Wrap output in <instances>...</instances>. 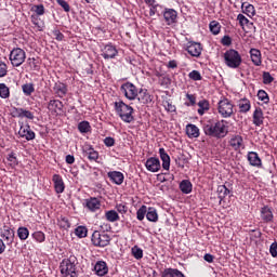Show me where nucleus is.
Returning <instances> with one entry per match:
<instances>
[{"instance_id":"obj_44","label":"nucleus","mask_w":277,"mask_h":277,"mask_svg":"<svg viewBox=\"0 0 277 277\" xmlns=\"http://www.w3.org/2000/svg\"><path fill=\"white\" fill-rule=\"evenodd\" d=\"M0 97L10 98V88L5 83H0Z\"/></svg>"},{"instance_id":"obj_34","label":"nucleus","mask_w":277,"mask_h":277,"mask_svg":"<svg viewBox=\"0 0 277 277\" xmlns=\"http://www.w3.org/2000/svg\"><path fill=\"white\" fill-rule=\"evenodd\" d=\"M198 114H199V116H205V113L206 111H209V109H210V104H209V101H207V100H201V101H199L198 102Z\"/></svg>"},{"instance_id":"obj_26","label":"nucleus","mask_w":277,"mask_h":277,"mask_svg":"<svg viewBox=\"0 0 277 277\" xmlns=\"http://www.w3.org/2000/svg\"><path fill=\"white\" fill-rule=\"evenodd\" d=\"M186 134L190 138L200 137V129L196 127V124H187L186 126Z\"/></svg>"},{"instance_id":"obj_16","label":"nucleus","mask_w":277,"mask_h":277,"mask_svg":"<svg viewBox=\"0 0 277 277\" xmlns=\"http://www.w3.org/2000/svg\"><path fill=\"white\" fill-rule=\"evenodd\" d=\"M107 176L115 185H122L124 183V174L120 171H109Z\"/></svg>"},{"instance_id":"obj_42","label":"nucleus","mask_w":277,"mask_h":277,"mask_svg":"<svg viewBox=\"0 0 277 277\" xmlns=\"http://www.w3.org/2000/svg\"><path fill=\"white\" fill-rule=\"evenodd\" d=\"M22 90L25 94V96H31V94H34V92H36V89L34 88L32 83H26L22 87Z\"/></svg>"},{"instance_id":"obj_61","label":"nucleus","mask_w":277,"mask_h":277,"mask_svg":"<svg viewBox=\"0 0 277 277\" xmlns=\"http://www.w3.org/2000/svg\"><path fill=\"white\" fill-rule=\"evenodd\" d=\"M118 213L124 214L129 211V208L126 205L119 203L116 206Z\"/></svg>"},{"instance_id":"obj_27","label":"nucleus","mask_w":277,"mask_h":277,"mask_svg":"<svg viewBox=\"0 0 277 277\" xmlns=\"http://www.w3.org/2000/svg\"><path fill=\"white\" fill-rule=\"evenodd\" d=\"M160 159L162 161L163 170H170V155L166 153L164 148L159 149Z\"/></svg>"},{"instance_id":"obj_53","label":"nucleus","mask_w":277,"mask_h":277,"mask_svg":"<svg viewBox=\"0 0 277 277\" xmlns=\"http://www.w3.org/2000/svg\"><path fill=\"white\" fill-rule=\"evenodd\" d=\"M23 110L24 108H13L12 109V116L13 118H23Z\"/></svg>"},{"instance_id":"obj_14","label":"nucleus","mask_w":277,"mask_h":277,"mask_svg":"<svg viewBox=\"0 0 277 277\" xmlns=\"http://www.w3.org/2000/svg\"><path fill=\"white\" fill-rule=\"evenodd\" d=\"M52 183H54V189L56 194H64V190L66 189V185L64 184V179H62V175L54 174L52 176Z\"/></svg>"},{"instance_id":"obj_29","label":"nucleus","mask_w":277,"mask_h":277,"mask_svg":"<svg viewBox=\"0 0 277 277\" xmlns=\"http://www.w3.org/2000/svg\"><path fill=\"white\" fill-rule=\"evenodd\" d=\"M261 219L263 222H272V220H274V213H272V209L268 207H263L261 209Z\"/></svg>"},{"instance_id":"obj_39","label":"nucleus","mask_w":277,"mask_h":277,"mask_svg":"<svg viewBox=\"0 0 277 277\" xmlns=\"http://www.w3.org/2000/svg\"><path fill=\"white\" fill-rule=\"evenodd\" d=\"M217 194L220 200H223L224 198H226V196H228V194H230V190L226 187V185H220L217 187Z\"/></svg>"},{"instance_id":"obj_64","label":"nucleus","mask_w":277,"mask_h":277,"mask_svg":"<svg viewBox=\"0 0 277 277\" xmlns=\"http://www.w3.org/2000/svg\"><path fill=\"white\" fill-rule=\"evenodd\" d=\"M215 258L212 255V254H210V253H206L205 255H203V260L205 261H207V263H213V260H214Z\"/></svg>"},{"instance_id":"obj_60","label":"nucleus","mask_w":277,"mask_h":277,"mask_svg":"<svg viewBox=\"0 0 277 277\" xmlns=\"http://www.w3.org/2000/svg\"><path fill=\"white\" fill-rule=\"evenodd\" d=\"M104 144L108 148H111V146H114L116 144V140H114V137H111V136H108V137L104 138Z\"/></svg>"},{"instance_id":"obj_25","label":"nucleus","mask_w":277,"mask_h":277,"mask_svg":"<svg viewBox=\"0 0 277 277\" xmlns=\"http://www.w3.org/2000/svg\"><path fill=\"white\" fill-rule=\"evenodd\" d=\"M138 103H142L143 105H147V103H150L153 101V97H150V94L148 91L141 89L136 96Z\"/></svg>"},{"instance_id":"obj_46","label":"nucleus","mask_w":277,"mask_h":277,"mask_svg":"<svg viewBox=\"0 0 277 277\" xmlns=\"http://www.w3.org/2000/svg\"><path fill=\"white\" fill-rule=\"evenodd\" d=\"M91 127H90V122L88 121H81L78 124V130L80 131V133H89Z\"/></svg>"},{"instance_id":"obj_41","label":"nucleus","mask_w":277,"mask_h":277,"mask_svg":"<svg viewBox=\"0 0 277 277\" xmlns=\"http://www.w3.org/2000/svg\"><path fill=\"white\" fill-rule=\"evenodd\" d=\"M148 208L146 206H142L137 211H136V219L138 222H142L147 214Z\"/></svg>"},{"instance_id":"obj_33","label":"nucleus","mask_w":277,"mask_h":277,"mask_svg":"<svg viewBox=\"0 0 277 277\" xmlns=\"http://www.w3.org/2000/svg\"><path fill=\"white\" fill-rule=\"evenodd\" d=\"M146 219L148 222H159V214L157 213V209L153 207L147 208Z\"/></svg>"},{"instance_id":"obj_10","label":"nucleus","mask_w":277,"mask_h":277,"mask_svg":"<svg viewBox=\"0 0 277 277\" xmlns=\"http://www.w3.org/2000/svg\"><path fill=\"white\" fill-rule=\"evenodd\" d=\"M83 207L91 213H96V211H101V200L96 197H90L84 200Z\"/></svg>"},{"instance_id":"obj_54","label":"nucleus","mask_w":277,"mask_h":277,"mask_svg":"<svg viewBox=\"0 0 277 277\" xmlns=\"http://www.w3.org/2000/svg\"><path fill=\"white\" fill-rule=\"evenodd\" d=\"M237 21H239V24L241 25V27H243V25H248V23H250V19H248V17H246L243 14H238Z\"/></svg>"},{"instance_id":"obj_11","label":"nucleus","mask_w":277,"mask_h":277,"mask_svg":"<svg viewBox=\"0 0 277 277\" xmlns=\"http://www.w3.org/2000/svg\"><path fill=\"white\" fill-rule=\"evenodd\" d=\"M118 55V49L114 47V44L108 43L102 49V57L104 60H114Z\"/></svg>"},{"instance_id":"obj_32","label":"nucleus","mask_w":277,"mask_h":277,"mask_svg":"<svg viewBox=\"0 0 277 277\" xmlns=\"http://www.w3.org/2000/svg\"><path fill=\"white\" fill-rule=\"evenodd\" d=\"M243 14H247V16H250V18H252V16H254L256 14V10L254 9V5L248 3V2H243L241 4Z\"/></svg>"},{"instance_id":"obj_20","label":"nucleus","mask_w":277,"mask_h":277,"mask_svg":"<svg viewBox=\"0 0 277 277\" xmlns=\"http://www.w3.org/2000/svg\"><path fill=\"white\" fill-rule=\"evenodd\" d=\"M84 157H88L90 161H96L98 159V151H96L92 146L85 145L82 148Z\"/></svg>"},{"instance_id":"obj_13","label":"nucleus","mask_w":277,"mask_h":277,"mask_svg":"<svg viewBox=\"0 0 277 277\" xmlns=\"http://www.w3.org/2000/svg\"><path fill=\"white\" fill-rule=\"evenodd\" d=\"M145 167L148 172H159L161 170V161H159V158L150 157L146 160Z\"/></svg>"},{"instance_id":"obj_5","label":"nucleus","mask_w":277,"mask_h":277,"mask_svg":"<svg viewBox=\"0 0 277 277\" xmlns=\"http://www.w3.org/2000/svg\"><path fill=\"white\" fill-rule=\"evenodd\" d=\"M9 60L12 66L18 68V66H23L25 60H27V53L21 48H14L10 53Z\"/></svg>"},{"instance_id":"obj_17","label":"nucleus","mask_w":277,"mask_h":277,"mask_svg":"<svg viewBox=\"0 0 277 277\" xmlns=\"http://www.w3.org/2000/svg\"><path fill=\"white\" fill-rule=\"evenodd\" d=\"M1 237L5 240L8 246L14 243V230H12L10 226H3V228L1 229Z\"/></svg>"},{"instance_id":"obj_45","label":"nucleus","mask_w":277,"mask_h":277,"mask_svg":"<svg viewBox=\"0 0 277 277\" xmlns=\"http://www.w3.org/2000/svg\"><path fill=\"white\" fill-rule=\"evenodd\" d=\"M258 98H259V101H262L266 105H267V103H269V95L267 94V92H265V90H259Z\"/></svg>"},{"instance_id":"obj_6","label":"nucleus","mask_w":277,"mask_h":277,"mask_svg":"<svg viewBox=\"0 0 277 277\" xmlns=\"http://www.w3.org/2000/svg\"><path fill=\"white\" fill-rule=\"evenodd\" d=\"M234 107L235 105H233V102L226 97L220 100L217 104L219 114L222 116V118H230V116L234 114Z\"/></svg>"},{"instance_id":"obj_2","label":"nucleus","mask_w":277,"mask_h":277,"mask_svg":"<svg viewBox=\"0 0 277 277\" xmlns=\"http://www.w3.org/2000/svg\"><path fill=\"white\" fill-rule=\"evenodd\" d=\"M77 258L70 255L68 259H64L60 264L62 277H78L77 275Z\"/></svg>"},{"instance_id":"obj_28","label":"nucleus","mask_w":277,"mask_h":277,"mask_svg":"<svg viewBox=\"0 0 277 277\" xmlns=\"http://www.w3.org/2000/svg\"><path fill=\"white\" fill-rule=\"evenodd\" d=\"M250 56L254 66H261V64H263V61H261V51L259 49H251Z\"/></svg>"},{"instance_id":"obj_55","label":"nucleus","mask_w":277,"mask_h":277,"mask_svg":"<svg viewBox=\"0 0 277 277\" xmlns=\"http://www.w3.org/2000/svg\"><path fill=\"white\" fill-rule=\"evenodd\" d=\"M22 118H27V120H34L35 116L34 113L24 108V110L22 111Z\"/></svg>"},{"instance_id":"obj_49","label":"nucleus","mask_w":277,"mask_h":277,"mask_svg":"<svg viewBox=\"0 0 277 277\" xmlns=\"http://www.w3.org/2000/svg\"><path fill=\"white\" fill-rule=\"evenodd\" d=\"M186 98H188V102L184 104L186 107H194L196 105V95L187 93Z\"/></svg>"},{"instance_id":"obj_12","label":"nucleus","mask_w":277,"mask_h":277,"mask_svg":"<svg viewBox=\"0 0 277 277\" xmlns=\"http://www.w3.org/2000/svg\"><path fill=\"white\" fill-rule=\"evenodd\" d=\"M186 51L193 57H200L202 54V47L198 42L190 41L186 44Z\"/></svg>"},{"instance_id":"obj_22","label":"nucleus","mask_w":277,"mask_h":277,"mask_svg":"<svg viewBox=\"0 0 277 277\" xmlns=\"http://www.w3.org/2000/svg\"><path fill=\"white\" fill-rule=\"evenodd\" d=\"M94 272L97 276H105L109 272L107 263L105 261L96 262L94 265Z\"/></svg>"},{"instance_id":"obj_4","label":"nucleus","mask_w":277,"mask_h":277,"mask_svg":"<svg viewBox=\"0 0 277 277\" xmlns=\"http://www.w3.org/2000/svg\"><path fill=\"white\" fill-rule=\"evenodd\" d=\"M223 57L225 66L233 69L239 68V66H241V62H243L241 54H239L235 49L227 50Z\"/></svg>"},{"instance_id":"obj_63","label":"nucleus","mask_w":277,"mask_h":277,"mask_svg":"<svg viewBox=\"0 0 277 277\" xmlns=\"http://www.w3.org/2000/svg\"><path fill=\"white\" fill-rule=\"evenodd\" d=\"M167 68H171V69L179 68V62L174 60L169 61V63L167 64Z\"/></svg>"},{"instance_id":"obj_43","label":"nucleus","mask_w":277,"mask_h":277,"mask_svg":"<svg viewBox=\"0 0 277 277\" xmlns=\"http://www.w3.org/2000/svg\"><path fill=\"white\" fill-rule=\"evenodd\" d=\"M75 234L79 239H83L84 237H88V228L85 226H78Z\"/></svg>"},{"instance_id":"obj_7","label":"nucleus","mask_w":277,"mask_h":277,"mask_svg":"<svg viewBox=\"0 0 277 277\" xmlns=\"http://www.w3.org/2000/svg\"><path fill=\"white\" fill-rule=\"evenodd\" d=\"M91 241L93 246H96L97 248H105L109 246V242L111 241V237L105 233H101L98 230H95L92 234Z\"/></svg>"},{"instance_id":"obj_59","label":"nucleus","mask_w":277,"mask_h":277,"mask_svg":"<svg viewBox=\"0 0 277 277\" xmlns=\"http://www.w3.org/2000/svg\"><path fill=\"white\" fill-rule=\"evenodd\" d=\"M27 62H28V65L30 66V68H31L32 70H38V68H39V67H38V62L36 61L35 57L28 58Z\"/></svg>"},{"instance_id":"obj_3","label":"nucleus","mask_w":277,"mask_h":277,"mask_svg":"<svg viewBox=\"0 0 277 277\" xmlns=\"http://www.w3.org/2000/svg\"><path fill=\"white\" fill-rule=\"evenodd\" d=\"M115 111L117 113V116H119V118H121V120L128 124H131V122L135 120L133 117V108L122 101L115 102Z\"/></svg>"},{"instance_id":"obj_48","label":"nucleus","mask_w":277,"mask_h":277,"mask_svg":"<svg viewBox=\"0 0 277 277\" xmlns=\"http://www.w3.org/2000/svg\"><path fill=\"white\" fill-rule=\"evenodd\" d=\"M189 79L193 81H202V76L200 75V71L193 70L188 74Z\"/></svg>"},{"instance_id":"obj_18","label":"nucleus","mask_w":277,"mask_h":277,"mask_svg":"<svg viewBox=\"0 0 277 277\" xmlns=\"http://www.w3.org/2000/svg\"><path fill=\"white\" fill-rule=\"evenodd\" d=\"M53 90H54V94H56L58 98H64V96L68 94V87L61 81L55 82Z\"/></svg>"},{"instance_id":"obj_52","label":"nucleus","mask_w":277,"mask_h":277,"mask_svg":"<svg viewBox=\"0 0 277 277\" xmlns=\"http://www.w3.org/2000/svg\"><path fill=\"white\" fill-rule=\"evenodd\" d=\"M56 3L63 8L64 12H70V4L66 0H56Z\"/></svg>"},{"instance_id":"obj_50","label":"nucleus","mask_w":277,"mask_h":277,"mask_svg":"<svg viewBox=\"0 0 277 277\" xmlns=\"http://www.w3.org/2000/svg\"><path fill=\"white\" fill-rule=\"evenodd\" d=\"M6 159L10 162V166H12L13 168H16V166H18V159H16V156H14V153L9 154Z\"/></svg>"},{"instance_id":"obj_24","label":"nucleus","mask_w":277,"mask_h":277,"mask_svg":"<svg viewBox=\"0 0 277 277\" xmlns=\"http://www.w3.org/2000/svg\"><path fill=\"white\" fill-rule=\"evenodd\" d=\"M264 120L265 117L263 116V109H261V107L255 108L253 111V124L255 127H261Z\"/></svg>"},{"instance_id":"obj_51","label":"nucleus","mask_w":277,"mask_h":277,"mask_svg":"<svg viewBox=\"0 0 277 277\" xmlns=\"http://www.w3.org/2000/svg\"><path fill=\"white\" fill-rule=\"evenodd\" d=\"M34 12H36L37 16H44V5L38 4L32 8Z\"/></svg>"},{"instance_id":"obj_9","label":"nucleus","mask_w":277,"mask_h":277,"mask_svg":"<svg viewBox=\"0 0 277 277\" xmlns=\"http://www.w3.org/2000/svg\"><path fill=\"white\" fill-rule=\"evenodd\" d=\"M18 135L23 140H26V142H31L32 140H36V132L31 130L29 123L19 122Z\"/></svg>"},{"instance_id":"obj_35","label":"nucleus","mask_w":277,"mask_h":277,"mask_svg":"<svg viewBox=\"0 0 277 277\" xmlns=\"http://www.w3.org/2000/svg\"><path fill=\"white\" fill-rule=\"evenodd\" d=\"M209 28H210L211 34H213V36H217L220 34V31L222 30V25L217 21H212L209 24Z\"/></svg>"},{"instance_id":"obj_23","label":"nucleus","mask_w":277,"mask_h":277,"mask_svg":"<svg viewBox=\"0 0 277 277\" xmlns=\"http://www.w3.org/2000/svg\"><path fill=\"white\" fill-rule=\"evenodd\" d=\"M248 161L250 166H252L253 168H261V166H263L261 158L259 157V154L255 151L248 153Z\"/></svg>"},{"instance_id":"obj_58","label":"nucleus","mask_w":277,"mask_h":277,"mask_svg":"<svg viewBox=\"0 0 277 277\" xmlns=\"http://www.w3.org/2000/svg\"><path fill=\"white\" fill-rule=\"evenodd\" d=\"M221 42L223 47H230L233 44V39L229 36H224Z\"/></svg>"},{"instance_id":"obj_21","label":"nucleus","mask_w":277,"mask_h":277,"mask_svg":"<svg viewBox=\"0 0 277 277\" xmlns=\"http://www.w3.org/2000/svg\"><path fill=\"white\" fill-rule=\"evenodd\" d=\"M229 146H232L234 150H241V148H246L243 145V137L241 135H234L229 141Z\"/></svg>"},{"instance_id":"obj_30","label":"nucleus","mask_w":277,"mask_h":277,"mask_svg":"<svg viewBox=\"0 0 277 277\" xmlns=\"http://www.w3.org/2000/svg\"><path fill=\"white\" fill-rule=\"evenodd\" d=\"M238 107L240 114H248V110L251 109L252 105L250 104V100L242 98L238 102Z\"/></svg>"},{"instance_id":"obj_31","label":"nucleus","mask_w":277,"mask_h":277,"mask_svg":"<svg viewBox=\"0 0 277 277\" xmlns=\"http://www.w3.org/2000/svg\"><path fill=\"white\" fill-rule=\"evenodd\" d=\"M180 189L182 194H192V189H194V185L189 180H183L180 183Z\"/></svg>"},{"instance_id":"obj_8","label":"nucleus","mask_w":277,"mask_h":277,"mask_svg":"<svg viewBox=\"0 0 277 277\" xmlns=\"http://www.w3.org/2000/svg\"><path fill=\"white\" fill-rule=\"evenodd\" d=\"M122 94L126 96V98H128V101H135V98H137V94H138V90L137 87H135V84H133L132 82H126L121 85L120 88Z\"/></svg>"},{"instance_id":"obj_37","label":"nucleus","mask_w":277,"mask_h":277,"mask_svg":"<svg viewBox=\"0 0 277 277\" xmlns=\"http://www.w3.org/2000/svg\"><path fill=\"white\" fill-rule=\"evenodd\" d=\"M105 217L107 222H118L120 220V215L115 210L106 211Z\"/></svg>"},{"instance_id":"obj_40","label":"nucleus","mask_w":277,"mask_h":277,"mask_svg":"<svg viewBox=\"0 0 277 277\" xmlns=\"http://www.w3.org/2000/svg\"><path fill=\"white\" fill-rule=\"evenodd\" d=\"M132 252V256H134V259H136L137 261H140V259L144 258V251L142 250V248L134 246L131 249Z\"/></svg>"},{"instance_id":"obj_15","label":"nucleus","mask_w":277,"mask_h":277,"mask_svg":"<svg viewBox=\"0 0 277 277\" xmlns=\"http://www.w3.org/2000/svg\"><path fill=\"white\" fill-rule=\"evenodd\" d=\"M177 16L179 13H176V10L174 9H166L163 12V18L167 25H174V23H176Z\"/></svg>"},{"instance_id":"obj_56","label":"nucleus","mask_w":277,"mask_h":277,"mask_svg":"<svg viewBox=\"0 0 277 277\" xmlns=\"http://www.w3.org/2000/svg\"><path fill=\"white\" fill-rule=\"evenodd\" d=\"M8 75V65L0 61V77H5Z\"/></svg>"},{"instance_id":"obj_47","label":"nucleus","mask_w":277,"mask_h":277,"mask_svg":"<svg viewBox=\"0 0 277 277\" xmlns=\"http://www.w3.org/2000/svg\"><path fill=\"white\" fill-rule=\"evenodd\" d=\"M262 77L264 85H269V83L274 82V78L269 71H264Z\"/></svg>"},{"instance_id":"obj_36","label":"nucleus","mask_w":277,"mask_h":277,"mask_svg":"<svg viewBox=\"0 0 277 277\" xmlns=\"http://www.w3.org/2000/svg\"><path fill=\"white\" fill-rule=\"evenodd\" d=\"M32 239H35V241H37V243H44V241L47 240V235H44V232L38 230V232H34L31 234Z\"/></svg>"},{"instance_id":"obj_19","label":"nucleus","mask_w":277,"mask_h":277,"mask_svg":"<svg viewBox=\"0 0 277 277\" xmlns=\"http://www.w3.org/2000/svg\"><path fill=\"white\" fill-rule=\"evenodd\" d=\"M48 109L52 114H60L64 109V104L60 100H51L48 104Z\"/></svg>"},{"instance_id":"obj_62","label":"nucleus","mask_w":277,"mask_h":277,"mask_svg":"<svg viewBox=\"0 0 277 277\" xmlns=\"http://www.w3.org/2000/svg\"><path fill=\"white\" fill-rule=\"evenodd\" d=\"M53 35L55 36V40H58V42H62V40H64V34H62L60 30H54Z\"/></svg>"},{"instance_id":"obj_38","label":"nucleus","mask_w":277,"mask_h":277,"mask_svg":"<svg viewBox=\"0 0 277 277\" xmlns=\"http://www.w3.org/2000/svg\"><path fill=\"white\" fill-rule=\"evenodd\" d=\"M17 237L21 241H26L29 238V229L27 227H18Z\"/></svg>"},{"instance_id":"obj_1","label":"nucleus","mask_w":277,"mask_h":277,"mask_svg":"<svg viewBox=\"0 0 277 277\" xmlns=\"http://www.w3.org/2000/svg\"><path fill=\"white\" fill-rule=\"evenodd\" d=\"M203 133L209 137H215L216 140H222L228 135V126H226V120H220L216 122L208 121L203 124Z\"/></svg>"},{"instance_id":"obj_57","label":"nucleus","mask_w":277,"mask_h":277,"mask_svg":"<svg viewBox=\"0 0 277 277\" xmlns=\"http://www.w3.org/2000/svg\"><path fill=\"white\" fill-rule=\"evenodd\" d=\"M269 252H271V256H273V259H276V256H277V242L276 241H274L271 245Z\"/></svg>"}]
</instances>
